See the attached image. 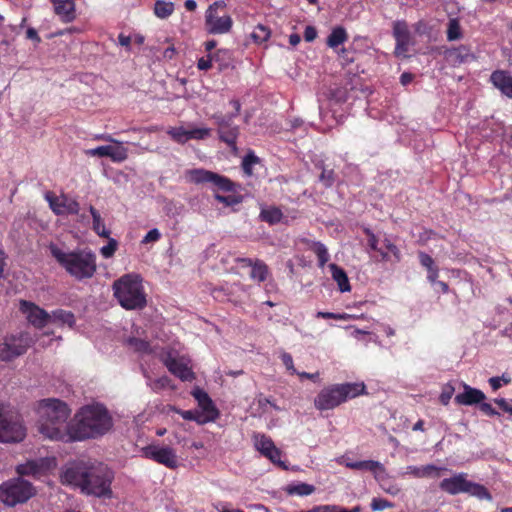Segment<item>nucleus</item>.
I'll return each mask as SVG.
<instances>
[{
    "mask_svg": "<svg viewBox=\"0 0 512 512\" xmlns=\"http://www.w3.org/2000/svg\"><path fill=\"white\" fill-rule=\"evenodd\" d=\"M62 482L80 488L81 492L99 498H112L114 472L105 464L75 463L61 475Z\"/></svg>",
    "mask_w": 512,
    "mask_h": 512,
    "instance_id": "nucleus-1",
    "label": "nucleus"
},
{
    "mask_svg": "<svg viewBox=\"0 0 512 512\" xmlns=\"http://www.w3.org/2000/svg\"><path fill=\"white\" fill-rule=\"evenodd\" d=\"M70 414L71 409L64 401L56 398L42 399L38 404L39 432L51 440L70 443Z\"/></svg>",
    "mask_w": 512,
    "mask_h": 512,
    "instance_id": "nucleus-2",
    "label": "nucleus"
},
{
    "mask_svg": "<svg viewBox=\"0 0 512 512\" xmlns=\"http://www.w3.org/2000/svg\"><path fill=\"white\" fill-rule=\"evenodd\" d=\"M112 426L113 420L106 407L100 404L85 406L71 421V442L103 436Z\"/></svg>",
    "mask_w": 512,
    "mask_h": 512,
    "instance_id": "nucleus-3",
    "label": "nucleus"
},
{
    "mask_svg": "<svg viewBox=\"0 0 512 512\" xmlns=\"http://www.w3.org/2000/svg\"><path fill=\"white\" fill-rule=\"evenodd\" d=\"M48 248L57 263L74 279L83 281L95 275L97 258L91 250L77 249L65 252L54 243Z\"/></svg>",
    "mask_w": 512,
    "mask_h": 512,
    "instance_id": "nucleus-4",
    "label": "nucleus"
},
{
    "mask_svg": "<svg viewBox=\"0 0 512 512\" xmlns=\"http://www.w3.org/2000/svg\"><path fill=\"white\" fill-rule=\"evenodd\" d=\"M112 289L114 297L126 310H141L147 304L142 277L139 274H124L114 281Z\"/></svg>",
    "mask_w": 512,
    "mask_h": 512,
    "instance_id": "nucleus-5",
    "label": "nucleus"
},
{
    "mask_svg": "<svg viewBox=\"0 0 512 512\" xmlns=\"http://www.w3.org/2000/svg\"><path fill=\"white\" fill-rule=\"evenodd\" d=\"M187 174L191 182L195 184L211 183L218 190L232 192V194L226 196L218 193L214 195L216 201L227 207L239 205L244 200L243 195L237 193V188H240V185L226 176L205 169H191Z\"/></svg>",
    "mask_w": 512,
    "mask_h": 512,
    "instance_id": "nucleus-6",
    "label": "nucleus"
},
{
    "mask_svg": "<svg viewBox=\"0 0 512 512\" xmlns=\"http://www.w3.org/2000/svg\"><path fill=\"white\" fill-rule=\"evenodd\" d=\"M367 394L366 386L361 383L333 384L323 388L314 399L317 410L325 411L338 407L348 399Z\"/></svg>",
    "mask_w": 512,
    "mask_h": 512,
    "instance_id": "nucleus-7",
    "label": "nucleus"
},
{
    "mask_svg": "<svg viewBox=\"0 0 512 512\" xmlns=\"http://www.w3.org/2000/svg\"><path fill=\"white\" fill-rule=\"evenodd\" d=\"M230 104L234 108L233 113L223 114L218 112L213 114L211 118L217 126L219 140L224 142L234 153H236L238 151L237 139L240 134V128L238 125L233 123V120L239 115L241 104L237 99L231 100Z\"/></svg>",
    "mask_w": 512,
    "mask_h": 512,
    "instance_id": "nucleus-8",
    "label": "nucleus"
},
{
    "mask_svg": "<svg viewBox=\"0 0 512 512\" xmlns=\"http://www.w3.org/2000/svg\"><path fill=\"white\" fill-rule=\"evenodd\" d=\"M26 436V428L20 415L0 404V442L16 443Z\"/></svg>",
    "mask_w": 512,
    "mask_h": 512,
    "instance_id": "nucleus-9",
    "label": "nucleus"
},
{
    "mask_svg": "<svg viewBox=\"0 0 512 512\" xmlns=\"http://www.w3.org/2000/svg\"><path fill=\"white\" fill-rule=\"evenodd\" d=\"M35 493L33 485L22 478L6 481L0 486V499L10 507L27 502Z\"/></svg>",
    "mask_w": 512,
    "mask_h": 512,
    "instance_id": "nucleus-10",
    "label": "nucleus"
},
{
    "mask_svg": "<svg viewBox=\"0 0 512 512\" xmlns=\"http://www.w3.org/2000/svg\"><path fill=\"white\" fill-rule=\"evenodd\" d=\"M440 488L451 494L456 495L459 493H468L472 496H476L480 499H490V493L481 484H477L467 480L466 475L461 473L451 478H445L440 482Z\"/></svg>",
    "mask_w": 512,
    "mask_h": 512,
    "instance_id": "nucleus-11",
    "label": "nucleus"
},
{
    "mask_svg": "<svg viewBox=\"0 0 512 512\" xmlns=\"http://www.w3.org/2000/svg\"><path fill=\"white\" fill-rule=\"evenodd\" d=\"M224 8L223 1H215L209 5L205 13V26L210 34H226L229 33L233 26V20L229 15L219 16L217 9Z\"/></svg>",
    "mask_w": 512,
    "mask_h": 512,
    "instance_id": "nucleus-12",
    "label": "nucleus"
},
{
    "mask_svg": "<svg viewBox=\"0 0 512 512\" xmlns=\"http://www.w3.org/2000/svg\"><path fill=\"white\" fill-rule=\"evenodd\" d=\"M97 140H104L112 143L118 144L116 147L105 145L98 146L96 148L88 149L85 151L87 156H98V157H109L113 162H123L128 157L127 148L123 147L121 143L112 138L110 135H98L95 137Z\"/></svg>",
    "mask_w": 512,
    "mask_h": 512,
    "instance_id": "nucleus-13",
    "label": "nucleus"
},
{
    "mask_svg": "<svg viewBox=\"0 0 512 512\" xmlns=\"http://www.w3.org/2000/svg\"><path fill=\"white\" fill-rule=\"evenodd\" d=\"M141 451L143 457L162 464L169 469H176L179 465L175 450L169 446L148 445L142 448Z\"/></svg>",
    "mask_w": 512,
    "mask_h": 512,
    "instance_id": "nucleus-14",
    "label": "nucleus"
},
{
    "mask_svg": "<svg viewBox=\"0 0 512 512\" xmlns=\"http://www.w3.org/2000/svg\"><path fill=\"white\" fill-rule=\"evenodd\" d=\"M30 346V339L27 334H20L19 336H11L6 338L0 344V360L11 361L14 358L23 355Z\"/></svg>",
    "mask_w": 512,
    "mask_h": 512,
    "instance_id": "nucleus-15",
    "label": "nucleus"
},
{
    "mask_svg": "<svg viewBox=\"0 0 512 512\" xmlns=\"http://www.w3.org/2000/svg\"><path fill=\"white\" fill-rule=\"evenodd\" d=\"M392 35L395 39V56L407 57L409 47L414 44L408 23L405 20L394 21L392 27Z\"/></svg>",
    "mask_w": 512,
    "mask_h": 512,
    "instance_id": "nucleus-16",
    "label": "nucleus"
},
{
    "mask_svg": "<svg viewBox=\"0 0 512 512\" xmlns=\"http://www.w3.org/2000/svg\"><path fill=\"white\" fill-rule=\"evenodd\" d=\"M45 200L48 202L50 209L57 216L60 215H77L80 205L75 199L69 198L66 194L60 196L48 191L45 193Z\"/></svg>",
    "mask_w": 512,
    "mask_h": 512,
    "instance_id": "nucleus-17",
    "label": "nucleus"
},
{
    "mask_svg": "<svg viewBox=\"0 0 512 512\" xmlns=\"http://www.w3.org/2000/svg\"><path fill=\"white\" fill-rule=\"evenodd\" d=\"M253 441L255 448L266 458H268L272 463L278 464L279 466H284L283 462H281V451L278 449L271 437L262 434L255 433L253 435Z\"/></svg>",
    "mask_w": 512,
    "mask_h": 512,
    "instance_id": "nucleus-18",
    "label": "nucleus"
},
{
    "mask_svg": "<svg viewBox=\"0 0 512 512\" xmlns=\"http://www.w3.org/2000/svg\"><path fill=\"white\" fill-rule=\"evenodd\" d=\"M20 310L27 315L28 321L36 328L41 329L50 322V314L30 301L21 300Z\"/></svg>",
    "mask_w": 512,
    "mask_h": 512,
    "instance_id": "nucleus-19",
    "label": "nucleus"
},
{
    "mask_svg": "<svg viewBox=\"0 0 512 512\" xmlns=\"http://www.w3.org/2000/svg\"><path fill=\"white\" fill-rule=\"evenodd\" d=\"M162 361L169 372L180 380L191 382L195 379L194 372L183 359L176 358L171 353H168L163 357Z\"/></svg>",
    "mask_w": 512,
    "mask_h": 512,
    "instance_id": "nucleus-20",
    "label": "nucleus"
},
{
    "mask_svg": "<svg viewBox=\"0 0 512 512\" xmlns=\"http://www.w3.org/2000/svg\"><path fill=\"white\" fill-rule=\"evenodd\" d=\"M464 391L455 396L454 400L459 405H474L480 404L486 399L485 394L476 388H473L467 384L463 385Z\"/></svg>",
    "mask_w": 512,
    "mask_h": 512,
    "instance_id": "nucleus-21",
    "label": "nucleus"
},
{
    "mask_svg": "<svg viewBox=\"0 0 512 512\" xmlns=\"http://www.w3.org/2000/svg\"><path fill=\"white\" fill-rule=\"evenodd\" d=\"M490 80L504 95L512 98V76L509 72L496 70L491 74Z\"/></svg>",
    "mask_w": 512,
    "mask_h": 512,
    "instance_id": "nucleus-22",
    "label": "nucleus"
},
{
    "mask_svg": "<svg viewBox=\"0 0 512 512\" xmlns=\"http://www.w3.org/2000/svg\"><path fill=\"white\" fill-rule=\"evenodd\" d=\"M55 7V13L64 22H71L75 19V0H51Z\"/></svg>",
    "mask_w": 512,
    "mask_h": 512,
    "instance_id": "nucleus-23",
    "label": "nucleus"
},
{
    "mask_svg": "<svg viewBox=\"0 0 512 512\" xmlns=\"http://www.w3.org/2000/svg\"><path fill=\"white\" fill-rule=\"evenodd\" d=\"M346 467L353 470H368L374 473L375 477L379 473H385V467L382 463L375 460H363L356 462H346Z\"/></svg>",
    "mask_w": 512,
    "mask_h": 512,
    "instance_id": "nucleus-24",
    "label": "nucleus"
},
{
    "mask_svg": "<svg viewBox=\"0 0 512 512\" xmlns=\"http://www.w3.org/2000/svg\"><path fill=\"white\" fill-rule=\"evenodd\" d=\"M329 269L331 271L332 278L337 282L339 290L341 292H349L351 290V285L344 269L335 263L329 264Z\"/></svg>",
    "mask_w": 512,
    "mask_h": 512,
    "instance_id": "nucleus-25",
    "label": "nucleus"
},
{
    "mask_svg": "<svg viewBox=\"0 0 512 512\" xmlns=\"http://www.w3.org/2000/svg\"><path fill=\"white\" fill-rule=\"evenodd\" d=\"M348 40V33L343 26H336L327 37L326 44L337 51V48Z\"/></svg>",
    "mask_w": 512,
    "mask_h": 512,
    "instance_id": "nucleus-26",
    "label": "nucleus"
},
{
    "mask_svg": "<svg viewBox=\"0 0 512 512\" xmlns=\"http://www.w3.org/2000/svg\"><path fill=\"white\" fill-rule=\"evenodd\" d=\"M193 396L198 401L200 407L208 414L212 413L213 415L210 417V420H214L218 416V411L215 408L213 401L209 397V395L200 389H196L193 392Z\"/></svg>",
    "mask_w": 512,
    "mask_h": 512,
    "instance_id": "nucleus-27",
    "label": "nucleus"
},
{
    "mask_svg": "<svg viewBox=\"0 0 512 512\" xmlns=\"http://www.w3.org/2000/svg\"><path fill=\"white\" fill-rule=\"evenodd\" d=\"M230 57V50L219 49L213 55L209 54L206 57H201L197 61V68L202 71H207L212 67V61L218 62L220 57Z\"/></svg>",
    "mask_w": 512,
    "mask_h": 512,
    "instance_id": "nucleus-28",
    "label": "nucleus"
},
{
    "mask_svg": "<svg viewBox=\"0 0 512 512\" xmlns=\"http://www.w3.org/2000/svg\"><path fill=\"white\" fill-rule=\"evenodd\" d=\"M406 473L410 474V475H412L413 477H416V478H425V477H430L432 475L438 476L439 475V468L436 467L433 464H428V465L420 466V467H418V466H408Z\"/></svg>",
    "mask_w": 512,
    "mask_h": 512,
    "instance_id": "nucleus-29",
    "label": "nucleus"
},
{
    "mask_svg": "<svg viewBox=\"0 0 512 512\" xmlns=\"http://www.w3.org/2000/svg\"><path fill=\"white\" fill-rule=\"evenodd\" d=\"M50 322L59 325L72 327L75 324V316L71 311L57 309L50 315Z\"/></svg>",
    "mask_w": 512,
    "mask_h": 512,
    "instance_id": "nucleus-30",
    "label": "nucleus"
},
{
    "mask_svg": "<svg viewBox=\"0 0 512 512\" xmlns=\"http://www.w3.org/2000/svg\"><path fill=\"white\" fill-rule=\"evenodd\" d=\"M89 212L93 219L94 232L100 237L109 238L110 231L108 229H106L104 221H103L100 213L98 212V210H96L93 206H90Z\"/></svg>",
    "mask_w": 512,
    "mask_h": 512,
    "instance_id": "nucleus-31",
    "label": "nucleus"
},
{
    "mask_svg": "<svg viewBox=\"0 0 512 512\" xmlns=\"http://www.w3.org/2000/svg\"><path fill=\"white\" fill-rule=\"evenodd\" d=\"M268 274V266L262 260L256 259L253 266L251 267V279L258 282H264L267 279Z\"/></svg>",
    "mask_w": 512,
    "mask_h": 512,
    "instance_id": "nucleus-32",
    "label": "nucleus"
},
{
    "mask_svg": "<svg viewBox=\"0 0 512 512\" xmlns=\"http://www.w3.org/2000/svg\"><path fill=\"white\" fill-rule=\"evenodd\" d=\"M283 218V213L278 207H270L260 212V219L270 225L278 224Z\"/></svg>",
    "mask_w": 512,
    "mask_h": 512,
    "instance_id": "nucleus-33",
    "label": "nucleus"
},
{
    "mask_svg": "<svg viewBox=\"0 0 512 512\" xmlns=\"http://www.w3.org/2000/svg\"><path fill=\"white\" fill-rule=\"evenodd\" d=\"M315 491V487L307 483L290 484L286 487V492L289 495L308 496Z\"/></svg>",
    "mask_w": 512,
    "mask_h": 512,
    "instance_id": "nucleus-34",
    "label": "nucleus"
},
{
    "mask_svg": "<svg viewBox=\"0 0 512 512\" xmlns=\"http://www.w3.org/2000/svg\"><path fill=\"white\" fill-rule=\"evenodd\" d=\"M311 250L317 256L318 266L320 268H323L330 259L328 249L326 248V246L323 243L316 241L312 243Z\"/></svg>",
    "mask_w": 512,
    "mask_h": 512,
    "instance_id": "nucleus-35",
    "label": "nucleus"
},
{
    "mask_svg": "<svg viewBox=\"0 0 512 512\" xmlns=\"http://www.w3.org/2000/svg\"><path fill=\"white\" fill-rule=\"evenodd\" d=\"M174 12V4L163 0H157L154 6V13L161 19L168 18Z\"/></svg>",
    "mask_w": 512,
    "mask_h": 512,
    "instance_id": "nucleus-36",
    "label": "nucleus"
},
{
    "mask_svg": "<svg viewBox=\"0 0 512 512\" xmlns=\"http://www.w3.org/2000/svg\"><path fill=\"white\" fill-rule=\"evenodd\" d=\"M447 40L455 41L462 38V30L458 18H450L447 25Z\"/></svg>",
    "mask_w": 512,
    "mask_h": 512,
    "instance_id": "nucleus-37",
    "label": "nucleus"
},
{
    "mask_svg": "<svg viewBox=\"0 0 512 512\" xmlns=\"http://www.w3.org/2000/svg\"><path fill=\"white\" fill-rule=\"evenodd\" d=\"M250 36L254 43L262 44L270 38L271 31L268 27L259 24L254 28Z\"/></svg>",
    "mask_w": 512,
    "mask_h": 512,
    "instance_id": "nucleus-38",
    "label": "nucleus"
},
{
    "mask_svg": "<svg viewBox=\"0 0 512 512\" xmlns=\"http://www.w3.org/2000/svg\"><path fill=\"white\" fill-rule=\"evenodd\" d=\"M127 343L136 352L145 354L152 352L150 343L147 340L131 337L127 340Z\"/></svg>",
    "mask_w": 512,
    "mask_h": 512,
    "instance_id": "nucleus-39",
    "label": "nucleus"
},
{
    "mask_svg": "<svg viewBox=\"0 0 512 512\" xmlns=\"http://www.w3.org/2000/svg\"><path fill=\"white\" fill-rule=\"evenodd\" d=\"M16 471L21 476H35L40 471V465L36 461H28L17 466Z\"/></svg>",
    "mask_w": 512,
    "mask_h": 512,
    "instance_id": "nucleus-40",
    "label": "nucleus"
},
{
    "mask_svg": "<svg viewBox=\"0 0 512 512\" xmlns=\"http://www.w3.org/2000/svg\"><path fill=\"white\" fill-rule=\"evenodd\" d=\"M167 134L179 144H185L189 140L188 130H185L183 127L170 128Z\"/></svg>",
    "mask_w": 512,
    "mask_h": 512,
    "instance_id": "nucleus-41",
    "label": "nucleus"
},
{
    "mask_svg": "<svg viewBox=\"0 0 512 512\" xmlns=\"http://www.w3.org/2000/svg\"><path fill=\"white\" fill-rule=\"evenodd\" d=\"M317 318H323V319H335V320H352V319H358V316L347 314V313H333V312H323L319 311L316 314Z\"/></svg>",
    "mask_w": 512,
    "mask_h": 512,
    "instance_id": "nucleus-42",
    "label": "nucleus"
},
{
    "mask_svg": "<svg viewBox=\"0 0 512 512\" xmlns=\"http://www.w3.org/2000/svg\"><path fill=\"white\" fill-rule=\"evenodd\" d=\"M259 162V158L254 155V153H248L243 161H242V169L244 171V173L247 175V176H251L253 174L252 172V166L254 164H257Z\"/></svg>",
    "mask_w": 512,
    "mask_h": 512,
    "instance_id": "nucleus-43",
    "label": "nucleus"
},
{
    "mask_svg": "<svg viewBox=\"0 0 512 512\" xmlns=\"http://www.w3.org/2000/svg\"><path fill=\"white\" fill-rule=\"evenodd\" d=\"M171 386V379L168 376L159 377L150 383L151 389L158 393Z\"/></svg>",
    "mask_w": 512,
    "mask_h": 512,
    "instance_id": "nucleus-44",
    "label": "nucleus"
},
{
    "mask_svg": "<svg viewBox=\"0 0 512 512\" xmlns=\"http://www.w3.org/2000/svg\"><path fill=\"white\" fill-rule=\"evenodd\" d=\"M455 392V388L451 383H446L442 387L441 394L439 396V401L442 405L446 406L449 404L453 394Z\"/></svg>",
    "mask_w": 512,
    "mask_h": 512,
    "instance_id": "nucleus-45",
    "label": "nucleus"
},
{
    "mask_svg": "<svg viewBox=\"0 0 512 512\" xmlns=\"http://www.w3.org/2000/svg\"><path fill=\"white\" fill-rule=\"evenodd\" d=\"M188 135H189V140L190 139L204 140L211 135V129L210 128L190 129V130H188Z\"/></svg>",
    "mask_w": 512,
    "mask_h": 512,
    "instance_id": "nucleus-46",
    "label": "nucleus"
},
{
    "mask_svg": "<svg viewBox=\"0 0 512 512\" xmlns=\"http://www.w3.org/2000/svg\"><path fill=\"white\" fill-rule=\"evenodd\" d=\"M117 247H118V242L113 238H109L107 245L103 246L100 249V253L104 258H110L116 252Z\"/></svg>",
    "mask_w": 512,
    "mask_h": 512,
    "instance_id": "nucleus-47",
    "label": "nucleus"
},
{
    "mask_svg": "<svg viewBox=\"0 0 512 512\" xmlns=\"http://www.w3.org/2000/svg\"><path fill=\"white\" fill-rule=\"evenodd\" d=\"M319 180L323 183V185L327 188L331 187L335 182V172L332 169H323Z\"/></svg>",
    "mask_w": 512,
    "mask_h": 512,
    "instance_id": "nucleus-48",
    "label": "nucleus"
},
{
    "mask_svg": "<svg viewBox=\"0 0 512 512\" xmlns=\"http://www.w3.org/2000/svg\"><path fill=\"white\" fill-rule=\"evenodd\" d=\"M450 55L453 56L455 59L459 60V62H465L468 60L469 57L472 55L470 54V51L465 46H460L458 48L453 49L450 51Z\"/></svg>",
    "mask_w": 512,
    "mask_h": 512,
    "instance_id": "nucleus-49",
    "label": "nucleus"
},
{
    "mask_svg": "<svg viewBox=\"0 0 512 512\" xmlns=\"http://www.w3.org/2000/svg\"><path fill=\"white\" fill-rule=\"evenodd\" d=\"M371 509L374 511H383L393 507V503L383 498H373L371 501Z\"/></svg>",
    "mask_w": 512,
    "mask_h": 512,
    "instance_id": "nucleus-50",
    "label": "nucleus"
},
{
    "mask_svg": "<svg viewBox=\"0 0 512 512\" xmlns=\"http://www.w3.org/2000/svg\"><path fill=\"white\" fill-rule=\"evenodd\" d=\"M418 258L420 264L426 268V270L433 268L436 266L434 259L427 253L420 251L418 252Z\"/></svg>",
    "mask_w": 512,
    "mask_h": 512,
    "instance_id": "nucleus-51",
    "label": "nucleus"
},
{
    "mask_svg": "<svg viewBox=\"0 0 512 512\" xmlns=\"http://www.w3.org/2000/svg\"><path fill=\"white\" fill-rule=\"evenodd\" d=\"M281 360H282V363L284 364V366L286 367V369L288 371H290L292 374H296L297 371L294 367V363H293V358L291 356V354L287 353V352H283L281 354Z\"/></svg>",
    "mask_w": 512,
    "mask_h": 512,
    "instance_id": "nucleus-52",
    "label": "nucleus"
},
{
    "mask_svg": "<svg viewBox=\"0 0 512 512\" xmlns=\"http://www.w3.org/2000/svg\"><path fill=\"white\" fill-rule=\"evenodd\" d=\"M160 238H161V233L159 232L158 229L154 228V229H151L150 231H148V233L144 236V238L142 239L141 242L143 244H147L150 242H156Z\"/></svg>",
    "mask_w": 512,
    "mask_h": 512,
    "instance_id": "nucleus-53",
    "label": "nucleus"
},
{
    "mask_svg": "<svg viewBox=\"0 0 512 512\" xmlns=\"http://www.w3.org/2000/svg\"><path fill=\"white\" fill-rule=\"evenodd\" d=\"M364 233L368 238L369 247L374 251H379L378 238L376 237V235L369 228H365Z\"/></svg>",
    "mask_w": 512,
    "mask_h": 512,
    "instance_id": "nucleus-54",
    "label": "nucleus"
},
{
    "mask_svg": "<svg viewBox=\"0 0 512 512\" xmlns=\"http://www.w3.org/2000/svg\"><path fill=\"white\" fill-rule=\"evenodd\" d=\"M178 413L182 416L183 419L189 421H196L198 423H203L204 421L198 418V413L193 410H179Z\"/></svg>",
    "mask_w": 512,
    "mask_h": 512,
    "instance_id": "nucleus-55",
    "label": "nucleus"
},
{
    "mask_svg": "<svg viewBox=\"0 0 512 512\" xmlns=\"http://www.w3.org/2000/svg\"><path fill=\"white\" fill-rule=\"evenodd\" d=\"M386 249L395 257L396 261L401 260V252L399 248L393 244L390 240L386 239L384 241Z\"/></svg>",
    "mask_w": 512,
    "mask_h": 512,
    "instance_id": "nucleus-56",
    "label": "nucleus"
},
{
    "mask_svg": "<svg viewBox=\"0 0 512 512\" xmlns=\"http://www.w3.org/2000/svg\"><path fill=\"white\" fill-rule=\"evenodd\" d=\"M494 401L503 411L512 415V400L507 401L504 398H500V399H495Z\"/></svg>",
    "mask_w": 512,
    "mask_h": 512,
    "instance_id": "nucleus-57",
    "label": "nucleus"
},
{
    "mask_svg": "<svg viewBox=\"0 0 512 512\" xmlns=\"http://www.w3.org/2000/svg\"><path fill=\"white\" fill-rule=\"evenodd\" d=\"M434 234V231L431 229H423V231L419 234L417 241L419 244L424 245L431 239Z\"/></svg>",
    "mask_w": 512,
    "mask_h": 512,
    "instance_id": "nucleus-58",
    "label": "nucleus"
},
{
    "mask_svg": "<svg viewBox=\"0 0 512 512\" xmlns=\"http://www.w3.org/2000/svg\"><path fill=\"white\" fill-rule=\"evenodd\" d=\"M303 36L305 41L312 42L317 37L316 28L314 26H306Z\"/></svg>",
    "mask_w": 512,
    "mask_h": 512,
    "instance_id": "nucleus-59",
    "label": "nucleus"
},
{
    "mask_svg": "<svg viewBox=\"0 0 512 512\" xmlns=\"http://www.w3.org/2000/svg\"><path fill=\"white\" fill-rule=\"evenodd\" d=\"M480 410L488 416L499 415L490 403L482 401L479 406Z\"/></svg>",
    "mask_w": 512,
    "mask_h": 512,
    "instance_id": "nucleus-60",
    "label": "nucleus"
},
{
    "mask_svg": "<svg viewBox=\"0 0 512 512\" xmlns=\"http://www.w3.org/2000/svg\"><path fill=\"white\" fill-rule=\"evenodd\" d=\"M337 509H338V506H336V505H321V506H317V507H314L310 510L303 511V512H332V511H336Z\"/></svg>",
    "mask_w": 512,
    "mask_h": 512,
    "instance_id": "nucleus-61",
    "label": "nucleus"
},
{
    "mask_svg": "<svg viewBox=\"0 0 512 512\" xmlns=\"http://www.w3.org/2000/svg\"><path fill=\"white\" fill-rule=\"evenodd\" d=\"M438 276H439V268L437 265L434 266L433 268L427 270V280L431 284L436 283Z\"/></svg>",
    "mask_w": 512,
    "mask_h": 512,
    "instance_id": "nucleus-62",
    "label": "nucleus"
},
{
    "mask_svg": "<svg viewBox=\"0 0 512 512\" xmlns=\"http://www.w3.org/2000/svg\"><path fill=\"white\" fill-rule=\"evenodd\" d=\"M26 38L34 41L36 44H39L41 42V38L38 35L37 30L32 27L26 30Z\"/></svg>",
    "mask_w": 512,
    "mask_h": 512,
    "instance_id": "nucleus-63",
    "label": "nucleus"
},
{
    "mask_svg": "<svg viewBox=\"0 0 512 512\" xmlns=\"http://www.w3.org/2000/svg\"><path fill=\"white\" fill-rule=\"evenodd\" d=\"M296 374L301 379L305 378V379L312 380L313 382H318L319 381V372H315V373L297 372Z\"/></svg>",
    "mask_w": 512,
    "mask_h": 512,
    "instance_id": "nucleus-64",
    "label": "nucleus"
}]
</instances>
